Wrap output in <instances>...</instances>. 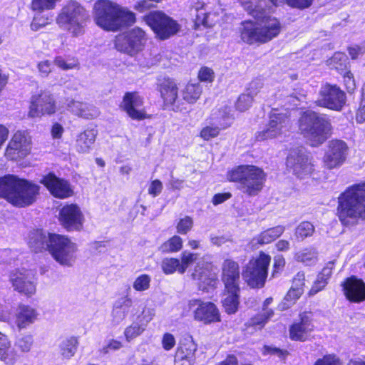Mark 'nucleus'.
I'll use <instances>...</instances> for the list:
<instances>
[{"instance_id": "f257e3e1", "label": "nucleus", "mask_w": 365, "mask_h": 365, "mask_svg": "<svg viewBox=\"0 0 365 365\" xmlns=\"http://www.w3.org/2000/svg\"><path fill=\"white\" fill-rule=\"evenodd\" d=\"M243 8L257 21H245L240 29L241 39L249 44L266 43L277 37L281 31L279 21L268 14L264 8V1L259 0H239Z\"/></svg>"}, {"instance_id": "f03ea898", "label": "nucleus", "mask_w": 365, "mask_h": 365, "mask_svg": "<svg viewBox=\"0 0 365 365\" xmlns=\"http://www.w3.org/2000/svg\"><path fill=\"white\" fill-rule=\"evenodd\" d=\"M337 213L346 226L365 220V182L354 184L342 192L338 199Z\"/></svg>"}, {"instance_id": "7ed1b4c3", "label": "nucleus", "mask_w": 365, "mask_h": 365, "mask_svg": "<svg viewBox=\"0 0 365 365\" xmlns=\"http://www.w3.org/2000/svg\"><path fill=\"white\" fill-rule=\"evenodd\" d=\"M93 19L103 30L115 32L134 24L135 15L115 2L98 0L94 4Z\"/></svg>"}, {"instance_id": "20e7f679", "label": "nucleus", "mask_w": 365, "mask_h": 365, "mask_svg": "<svg viewBox=\"0 0 365 365\" xmlns=\"http://www.w3.org/2000/svg\"><path fill=\"white\" fill-rule=\"evenodd\" d=\"M38 190L39 187L36 184L16 175L0 178V197L16 207H23L34 203Z\"/></svg>"}, {"instance_id": "39448f33", "label": "nucleus", "mask_w": 365, "mask_h": 365, "mask_svg": "<svg viewBox=\"0 0 365 365\" xmlns=\"http://www.w3.org/2000/svg\"><path fill=\"white\" fill-rule=\"evenodd\" d=\"M298 127L300 133L314 147L324 143L331 135L332 129L330 119L325 114L310 110L301 115Z\"/></svg>"}, {"instance_id": "423d86ee", "label": "nucleus", "mask_w": 365, "mask_h": 365, "mask_svg": "<svg viewBox=\"0 0 365 365\" xmlns=\"http://www.w3.org/2000/svg\"><path fill=\"white\" fill-rule=\"evenodd\" d=\"M230 181L240 182V188L249 195H255L262 188L265 180L263 170L254 165H241L227 174Z\"/></svg>"}, {"instance_id": "0eeeda50", "label": "nucleus", "mask_w": 365, "mask_h": 365, "mask_svg": "<svg viewBox=\"0 0 365 365\" xmlns=\"http://www.w3.org/2000/svg\"><path fill=\"white\" fill-rule=\"evenodd\" d=\"M88 14L86 9L76 1L66 4L58 14L56 22L74 36L83 34L86 21Z\"/></svg>"}, {"instance_id": "6e6552de", "label": "nucleus", "mask_w": 365, "mask_h": 365, "mask_svg": "<svg viewBox=\"0 0 365 365\" xmlns=\"http://www.w3.org/2000/svg\"><path fill=\"white\" fill-rule=\"evenodd\" d=\"M49 253L61 265L71 267L76 259V245L63 235L53 234L51 237Z\"/></svg>"}, {"instance_id": "1a4fd4ad", "label": "nucleus", "mask_w": 365, "mask_h": 365, "mask_svg": "<svg viewBox=\"0 0 365 365\" xmlns=\"http://www.w3.org/2000/svg\"><path fill=\"white\" fill-rule=\"evenodd\" d=\"M144 20L161 40L168 39L176 34L180 26L163 11H154L145 16Z\"/></svg>"}, {"instance_id": "9d476101", "label": "nucleus", "mask_w": 365, "mask_h": 365, "mask_svg": "<svg viewBox=\"0 0 365 365\" xmlns=\"http://www.w3.org/2000/svg\"><path fill=\"white\" fill-rule=\"evenodd\" d=\"M270 260L269 255L261 252L257 258L249 262L242 276L250 287L259 288L264 286Z\"/></svg>"}, {"instance_id": "9b49d317", "label": "nucleus", "mask_w": 365, "mask_h": 365, "mask_svg": "<svg viewBox=\"0 0 365 365\" xmlns=\"http://www.w3.org/2000/svg\"><path fill=\"white\" fill-rule=\"evenodd\" d=\"M146 41L145 31L140 28L135 27L117 36L115 47L118 51L133 56L143 49Z\"/></svg>"}, {"instance_id": "f8f14e48", "label": "nucleus", "mask_w": 365, "mask_h": 365, "mask_svg": "<svg viewBox=\"0 0 365 365\" xmlns=\"http://www.w3.org/2000/svg\"><path fill=\"white\" fill-rule=\"evenodd\" d=\"M290 127V119L288 112L284 110H279L272 109L269 114V120L266 128L259 132L256 138L257 140H264L270 138H277L285 132Z\"/></svg>"}, {"instance_id": "ddd939ff", "label": "nucleus", "mask_w": 365, "mask_h": 365, "mask_svg": "<svg viewBox=\"0 0 365 365\" xmlns=\"http://www.w3.org/2000/svg\"><path fill=\"white\" fill-rule=\"evenodd\" d=\"M346 103V94L336 85L325 83L319 89L316 104L320 107L339 111Z\"/></svg>"}, {"instance_id": "4468645a", "label": "nucleus", "mask_w": 365, "mask_h": 365, "mask_svg": "<svg viewBox=\"0 0 365 365\" xmlns=\"http://www.w3.org/2000/svg\"><path fill=\"white\" fill-rule=\"evenodd\" d=\"M349 147L342 140L334 139L328 142L323 157L324 168L331 170L341 166L346 161Z\"/></svg>"}, {"instance_id": "2eb2a0df", "label": "nucleus", "mask_w": 365, "mask_h": 365, "mask_svg": "<svg viewBox=\"0 0 365 365\" xmlns=\"http://www.w3.org/2000/svg\"><path fill=\"white\" fill-rule=\"evenodd\" d=\"M56 106L54 97L51 92L41 91L31 97L29 115L31 118H41L56 113Z\"/></svg>"}, {"instance_id": "dca6fc26", "label": "nucleus", "mask_w": 365, "mask_h": 365, "mask_svg": "<svg viewBox=\"0 0 365 365\" xmlns=\"http://www.w3.org/2000/svg\"><path fill=\"white\" fill-rule=\"evenodd\" d=\"M188 307L192 311L195 321L210 324L220 321V314L216 305L210 302H202L200 299H192Z\"/></svg>"}, {"instance_id": "f3484780", "label": "nucleus", "mask_w": 365, "mask_h": 365, "mask_svg": "<svg viewBox=\"0 0 365 365\" xmlns=\"http://www.w3.org/2000/svg\"><path fill=\"white\" fill-rule=\"evenodd\" d=\"M31 140L25 131L18 130L10 140L6 150V155L12 160L24 158L31 151Z\"/></svg>"}, {"instance_id": "a211bd4d", "label": "nucleus", "mask_w": 365, "mask_h": 365, "mask_svg": "<svg viewBox=\"0 0 365 365\" xmlns=\"http://www.w3.org/2000/svg\"><path fill=\"white\" fill-rule=\"evenodd\" d=\"M158 90L163 100L164 106L175 112L182 111L180 100L178 99V88L173 79H158Z\"/></svg>"}, {"instance_id": "6ab92c4d", "label": "nucleus", "mask_w": 365, "mask_h": 365, "mask_svg": "<svg viewBox=\"0 0 365 365\" xmlns=\"http://www.w3.org/2000/svg\"><path fill=\"white\" fill-rule=\"evenodd\" d=\"M287 166L298 178H303L314 170L312 159L304 150H294L287 158Z\"/></svg>"}, {"instance_id": "aec40b11", "label": "nucleus", "mask_w": 365, "mask_h": 365, "mask_svg": "<svg viewBox=\"0 0 365 365\" xmlns=\"http://www.w3.org/2000/svg\"><path fill=\"white\" fill-rule=\"evenodd\" d=\"M84 217L81 208L76 204L64 205L59 212V221L68 231L80 230Z\"/></svg>"}, {"instance_id": "412c9836", "label": "nucleus", "mask_w": 365, "mask_h": 365, "mask_svg": "<svg viewBox=\"0 0 365 365\" xmlns=\"http://www.w3.org/2000/svg\"><path fill=\"white\" fill-rule=\"evenodd\" d=\"M143 98L137 92H127L120 107L132 119L140 120L148 118L143 108Z\"/></svg>"}, {"instance_id": "4be33fe9", "label": "nucleus", "mask_w": 365, "mask_h": 365, "mask_svg": "<svg viewBox=\"0 0 365 365\" xmlns=\"http://www.w3.org/2000/svg\"><path fill=\"white\" fill-rule=\"evenodd\" d=\"M10 282L14 289L26 295L36 292V284L31 271L22 269L13 272L10 274Z\"/></svg>"}, {"instance_id": "5701e85b", "label": "nucleus", "mask_w": 365, "mask_h": 365, "mask_svg": "<svg viewBox=\"0 0 365 365\" xmlns=\"http://www.w3.org/2000/svg\"><path fill=\"white\" fill-rule=\"evenodd\" d=\"M221 279L225 288L230 291L240 288V271L238 262L226 259L222 264Z\"/></svg>"}, {"instance_id": "b1692460", "label": "nucleus", "mask_w": 365, "mask_h": 365, "mask_svg": "<svg viewBox=\"0 0 365 365\" xmlns=\"http://www.w3.org/2000/svg\"><path fill=\"white\" fill-rule=\"evenodd\" d=\"M197 344L192 337L182 341L176 350L175 365H194L196 361Z\"/></svg>"}, {"instance_id": "393cba45", "label": "nucleus", "mask_w": 365, "mask_h": 365, "mask_svg": "<svg viewBox=\"0 0 365 365\" xmlns=\"http://www.w3.org/2000/svg\"><path fill=\"white\" fill-rule=\"evenodd\" d=\"M56 197L64 199L73 194V189L66 180L57 178L54 174L49 173L40 181Z\"/></svg>"}, {"instance_id": "a878e982", "label": "nucleus", "mask_w": 365, "mask_h": 365, "mask_svg": "<svg viewBox=\"0 0 365 365\" xmlns=\"http://www.w3.org/2000/svg\"><path fill=\"white\" fill-rule=\"evenodd\" d=\"M211 264L205 262L197 263L191 274L192 279L197 281L200 288L205 289L207 287H214L216 275L211 271Z\"/></svg>"}, {"instance_id": "bb28decb", "label": "nucleus", "mask_w": 365, "mask_h": 365, "mask_svg": "<svg viewBox=\"0 0 365 365\" xmlns=\"http://www.w3.org/2000/svg\"><path fill=\"white\" fill-rule=\"evenodd\" d=\"M346 297L353 302H361L365 299V284L362 280L351 277L342 284Z\"/></svg>"}, {"instance_id": "cd10ccee", "label": "nucleus", "mask_w": 365, "mask_h": 365, "mask_svg": "<svg viewBox=\"0 0 365 365\" xmlns=\"http://www.w3.org/2000/svg\"><path fill=\"white\" fill-rule=\"evenodd\" d=\"M314 329L310 316L306 313L300 315V322L294 323L289 329V336L292 340L305 341Z\"/></svg>"}, {"instance_id": "c85d7f7f", "label": "nucleus", "mask_w": 365, "mask_h": 365, "mask_svg": "<svg viewBox=\"0 0 365 365\" xmlns=\"http://www.w3.org/2000/svg\"><path fill=\"white\" fill-rule=\"evenodd\" d=\"M67 108L75 115L84 119H93L100 115L97 107L86 102L71 100L68 103Z\"/></svg>"}, {"instance_id": "c756f323", "label": "nucleus", "mask_w": 365, "mask_h": 365, "mask_svg": "<svg viewBox=\"0 0 365 365\" xmlns=\"http://www.w3.org/2000/svg\"><path fill=\"white\" fill-rule=\"evenodd\" d=\"M133 299L128 294L118 298L113 303L111 312L112 323L115 325L123 322L130 312Z\"/></svg>"}, {"instance_id": "7c9ffc66", "label": "nucleus", "mask_w": 365, "mask_h": 365, "mask_svg": "<svg viewBox=\"0 0 365 365\" xmlns=\"http://www.w3.org/2000/svg\"><path fill=\"white\" fill-rule=\"evenodd\" d=\"M53 234H50L41 230L31 231L29 236V246L35 252H41L50 250L51 237Z\"/></svg>"}, {"instance_id": "2f4dec72", "label": "nucleus", "mask_w": 365, "mask_h": 365, "mask_svg": "<svg viewBox=\"0 0 365 365\" xmlns=\"http://www.w3.org/2000/svg\"><path fill=\"white\" fill-rule=\"evenodd\" d=\"M285 231V227L282 225H277L269 228L257 236L255 237L250 242L252 247H257L258 245H263L270 243L279 237Z\"/></svg>"}, {"instance_id": "473e14b6", "label": "nucleus", "mask_w": 365, "mask_h": 365, "mask_svg": "<svg viewBox=\"0 0 365 365\" xmlns=\"http://www.w3.org/2000/svg\"><path fill=\"white\" fill-rule=\"evenodd\" d=\"M190 14L195 17L194 21L196 26L202 25L205 27H211L214 25V21L210 19L211 14L207 11L203 3H196L190 9Z\"/></svg>"}, {"instance_id": "72a5a7b5", "label": "nucleus", "mask_w": 365, "mask_h": 365, "mask_svg": "<svg viewBox=\"0 0 365 365\" xmlns=\"http://www.w3.org/2000/svg\"><path fill=\"white\" fill-rule=\"evenodd\" d=\"M261 87L259 81H253L250 85L249 93L239 96L235 104L236 109L240 112L247 110L252 103L254 96L257 95Z\"/></svg>"}, {"instance_id": "f704fd0d", "label": "nucleus", "mask_w": 365, "mask_h": 365, "mask_svg": "<svg viewBox=\"0 0 365 365\" xmlns=\"http://www.w3.org/2000/svg\"><path fill=\"white\" fill-rule=\"evenodd\" d=\"M97 135V130L95 129H87L81 133L76 139V150L81 153H88L95 143Z\"/></svg>"}, {"instance_id": "c9c22d12", "label": "nucleus", "mask_w": 365, "mask_h": 365, "mask_svg": "<svg viewBox=\"0 0 365 365\" xmlns=\"http://www.w3.org/2000/svg\"><path fill=\"white\" fill-rule=\"evenodd\" d=\"M239 292L240 288L232 291L225 288L222 303L225 311L229 314H235L238 310L240 304Z\"/></svg>"}, {"instance_id": "e433bc0d", "label": "nucleus", "mask_w": 365, "mask_h": 365, "mask_svg": "<svg viewBox=\"0 0 365 365\" xmlns=\"http://www.w3.org/2000/svg\"><path fill=\"white\" fill-rule=\"evenodd\" d=\"M36 310L27 305H21L17 314V324L19 327L24 328L28 324L33 323L37 317Z\"/></svg>"}, {"instance_id": "4c0bfd02", "label": "nucleus", "mask_w": 365, "mask_h": 365, "mask_svg": "<svg viewBox=\"0 0 365 365\" xmlns=\"http://www.w3.org/2000/svg\"><path fill=\"white\" fill-rule=\"evenodd\" d=\"M78 346V339L76 336H69L61 341L59 344V352L63 359H69L73 357Z\"/></svg>"}, {"instance_id": "58836bf2", "label": "nucleus", "mask_w": 365, "mask_h": 365, "mask_svg": "<svg viewBox=\"0 0 365 365\" xmlns=\"http://www.w3.org/2000/svg\"><path fill=\"white\" fill-rule=\"evenodd\" d=\"M202 93V87L199 83H187L181 91L182 99L187 103L193 104L200 98Z\"/></svg>"}, {"instance_id": "ea45409f", "label": "nucleus", "mask_w": 365, "mask_h": 365, "mask_svg": "<svg viewBox=\"0 0 365 365\" xmlns=\"http://www.w3.org/2000/svg\"><path fill=\"white\" fill-rule=\"evenodd\" d=\"M327 64L332 69H336L340 74L349 70L348 58L344 53L337 52L327 61Z\"/></svg>"}, {"instance_id": "a19ab883", "label": "nucleus", "mask_w": 365, "mask_h": 365, "mask_svg": "<svg viewBox=\"0 0 365 365\" xmlns=\"http://www.w3.org/2000/svg\"><path fill=\"white\" fill-rule=\"evenodd\" d=\"M213 119L216 120L217 124L222 129L227 128L231 125L233 119L231 108L225 106L219 109L217 113L213 114Z\"/></svg>"}, {"instance_id": "79ce46f5", "label": "nucleus", "mask_w": 365, "mask_h": 365, "mask_svg": "<svg viewBox=\"0 0 365 365\" xmlns=\"http://www.w3.org/2000/svg\"><path fill=\"white\" fill-rule=\"evenodd\" d=\"M317 251L314 248H305L297 252L294 258L305 265H313L317 262Z\"/></svg>"}, {"instance_id": "37998d69", "label": "nucleus", "mask_w": 365, "mask_h": 365, "mask_svg": "<svg viewBox=\"0 0 365 365\" xmlns=\"http://www.w3.org/2000/svg\"><path fill=\"white\" fill-rule=\"evenodd\" d=\"M182 239L178 235H174L163 242L158 250L163 253L178 252L182 248Z\"/></svg>"}, {"instance_id": "c03bdc74", "label": "nucleus", "mask_w": 365, "mask_h": 365, "mask_svg": "<svg viewBox=\"0 0 365 365\" xmlns=\"http://www.w3.org/2000/svg\"><path fill=\"white\" fill-rule=\"evenodd\" d=\"M274 312L272 309L265 310L263 313H260L251 318L247 324L249 327H254L255 329H261L264 327L267 321L272 317Z\"/></svg>"}, {"instance_id": "a18cd8bd", "label": "nucleus", "mask_w": 365, "mask_h": 365, "mask_svg": "<svg viewBox=\"0 0 365 365\" xmlns=\"http://www.w3.org/2000/svg\"><path fill=\"white\" fill-rule=\"evenodd\" d=\"M314 232V225L307 221L302 222L295 229V236L297 239L303 240L310 237Z\"/></svg>"}, {"instance_id": "49530a36", "label": "nucleus", "mask_w": 365, "mask_h": 365, "mask_svg": "<svg viewBox=\"0 0 365 365\" xmlns=\"http://www.w3.org/2000/svg\"><path fill=\"white\" fill-rule=\"evenodd\" d=\"M198 255L197 253H192L188 251H183L181 253V260L180 261V267L178 272L183 274L185 272L187 267L197 260Z\"/></svg>"}, {"instance_id": "de8ad7c7", "label": "nucleus", "mask_w": 365, "mask_h": 365, "mask_svg": "<svg viewBox=\"0 0 365 365\" xmlns=\"http://www.w3.org/2000/svg\"><path fill=\"white\" fill-rule=\"evenodd\" d=\"M59 0H32L31 9L33 11L42 12L44 10L53 9Z\"/></svg>"}, {"instance_id": "09e8293b", "label": "nucleus", "mask_w": 365, "mask_h": 365, "mask_svg": "<svg viewBox=\"0 0 365 365\" xmlns=\"http://www.w3.org/2000/svg\"><path fill=\"white\" fill-rule=\"evenodd\" d=\"M19 356L16 350L10 347V345L4 350H0V359L6 365H14Z\"/></svg>"}, {"instance_id": "8fccbe9b", "label": "nucleus", "mask_w": 365, "mask_h": 365, "mask_svg": "<svg viewBox=\"0 0 365 365\" xmlns=\"http://www.w3.org/2000/svg\"><path fill=\"white\" fill-rule=\"evenodd\" d=\"M151 277L146 274L139 275L133 282V289L138 292H143L150 288Z\"/></svg>"}, {"instance_id": "3c124183", "label": "nucleus", "mask_w": 365, "mask_h": 365, "mask_svg": "<svg viewBox=\"0 0 365 365\" xmlns=\"http://www.w3.org/2000/svg\"><path fill=\"white\" fill-rule=\"evenodd\" d=\"M180 267V260L176 258H165L161 263L162 269L166 274H173L175 271L178 272Z\"/></svg>"}, {"instance_id": "603ef678", "label": "nucleus", "mask_w": 365, "mask_h": 365, "mask_svg": "<svg viewBox=\"0 0 365 365\" xmlns=\"http://www.w3.org/2000/svg\"><path fill=\"white\" fill-rule=\"evenodd\" d=\"M221 129L222 128L217 124L215 125H206L202 128L200 136L205 140H209L217 137Z\"/></svg>"}, {"instance_id": "864d4df0", "label": "nucleus", "mask_w": 365, "mask_h": 365, "mask_svg": "<svg viewBox=\"0 0 365 365\" xmlns=\"http://www.w3.org/2000/svg\"><path fill=\"white\" fill-rule=\"evenodd\" d=\"M144 330V326L140 325L138 323H133L125 329L124 334L126 339L130 341L141 334Z\"/></svg>"}, {"instance_id": "5fc2aeb1", "label": "nucleus", "mask_w": 365, "mask_h": 365, "mask_svg": "<svg viewBox=\"0 0 365 365\" xmlns=\"http://www.w3.org/2000/svg\"><path fill=\"white\" fill-rule=\"evenodd\" d=\"M52 18L41 14L36 15L31 24V29L33 31H38L46 25L51 24Z\"/></svg>"}, {"instance_id": "6e6d98bb", "label": "nucleus", "mask_w": 365, "mask_h": 365, "mask_svg": "<svg viewBox=\"0 0 365 365\" xmlns=\"http://www.w3.org/2000/svg\"><path fill=\"white\" fill-rule=\"evenodd\" d=\"M34 344L32 336L26 335L17 339L15 346L23 353L29 352Z\"/></svg>"}, {"instance_id": "4d7b16f0", "label": "nucleus", "mask_w": 365, "mask_h": 365, "mask_svg": "<svg viewBox=\"0 0 365 365\" xmlns=\"http://www.w3.org/2000/svg\"><path fill=\"white\" fill-rule=\"evenodd\" d=\"M192 219L190 217L187 216L182 219H180L177 224V232L180 234L185 235L192 229Z\"/></svg>"}, {"instance_id": "13d9d810", "label": "nucleus", "mask_w": 365, "mask_h": 365, "mask_svg": "<svg viewBox=\"0 0 365 365\" xmlns=\"http://www.w3.org/2000/svg\"><path fill=\"white\" fill-rule=\"evenodd\" d=\"M53 63L56 66L64 71L74 68L78 65L76 61L71 60L69 61H66L61 56H56L54 58Z\"/></svg>"}, {"instance_id": "bf43d9fd", "label": "nucleus", "mask_w": 365, "mask_h": 365, "mask_svg": "<svg viewBox=\"0 0 365 365\" xmlns=\"http://www.w3.org/2000/svg\"><path fill=\"white\" fill-rule=\"evenodd\" d=\"M314 365H343V364L336 356L329 354L319 359Z\"/></svg>"}, {"instance_id": "052dcab7", "label": "nucleus", "mask_w": 365, "mask_h": 365, "mask_svg": "<svg viewBox=\"0 0 365 365\" xmlns=\"http://www.w3.org/2000/svg\"><path fill=\"white\" fill-rule=\"evenodd\" d=\"M314 0H284V4L293 9H305L309 8Z\"/></svg>"}, {"instance_id": "680f3d73", "label": "nucleus", "mask_w": 365, "mask_h": 365, "mask_svg": "<svg viewBox=\"0 0 365 365\" xmlns=\"http://www.w3.org/2000/svg\"><path fill=\"white\" fill-rule=\"evenodd\" d=\"M341 75L343 76L344 83L348 92L351 93L354 91L356 88V83L354 76L350 70L346 71L344 73H341Z\"/></svg>"}, {"instance_id": "e2e57ef3", "label": "nucleus", "mask_w": 365, "mask_h": 365, "mask_svg": "<svg viewBox=\"0 0 365 365\" xmlns=\"http://www.w3.org/2000/svg\"><path fill=\"white\" fill-rule=\"evenodd\" d=\"M162 346L165 351H170L176 344L175 336L170 333H165L162 337Z\"/></svg>"}, {"instance_id": "0e129e2a", "label": "nucleus", "mask_w": 365, "mask_h": 365, "mask_svg": "<svg viewBox=\"0 0 365 365\" xmlns=\"http://www.w3.org/2000/svg\"><path fill=\"white\" fill-rule=\"evenodd\" d=\"M37 68L41 77H47L52 71L51 62L48 60L41 61L37 64Z\"/></svg>"}, {"instance_id": "69168bd1", "label": "nucleus", "mask_w": 365, "mask_h": 365, "mask_svg": "<svg viewBox=\"0 0 365 365\" xmlns=\"http://www.w3.org/2000/svg\"><path fill=\"white\" fill-rule=\"evenodd\" d=\"M198 78L201 81L212 82L214 80V72L210 68L202 67L199 71Z\"/></svg>"}, {"instance_id": "338daca9", "label": "nucleus", "mask_w": 365, "mask_h": 365, "mask_svg": "<svg viewBox=\"0 0 365 365\" xmlns=\"http://www.w3.org/2000/svg\"><path fill=\"white\" fill-rule=\"evenodd\" d=\"M302 294V289H294V287H291L290 289L288 291L287 295L285 296L284 299L292 304L294 303L297 299H299Z\"/></svg>"}, {"instance_id": "774afa93", "label": "nucleus", "mask_w": 365, "mask_h": 365, "mask_svg": "<svg viewBox=\"0 0 365 365\" xmlns=\"http://www.w3.org/2000/svg\"><path fill=\"white\" fill-rule=\"evenodd\" d=\"M163 184L159 180H155L151 182L148 188V193L153 197L158 196L162 191Z\"/></svg>"}]
</instances>
